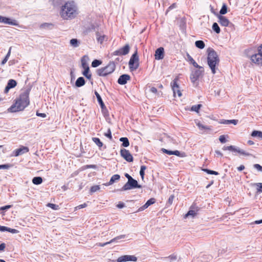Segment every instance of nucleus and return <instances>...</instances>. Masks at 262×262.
<instances>
[{
	"label": "nucleus",
	"mask_w": 262,
	"mask_h": 262,
	"mask_svg": "<svg viewBox=\"0 0 262 262\" xmlns=\"http://www.w3.org/2000/svg\"><path fill=\"white\" fill-rule=\"evenodd\" d=\"M178 77H176L171 83V86L173 93V96L175 97L177 94L178 97H180L182 96V93L180 90V87L178 84Z\"/></svg>",
	"instance_id": "9"
},
{
	"label": "nucleus",
	"mask_w": 262,
	"mask_h": 262,
	"mask_svg": "<svg viewBox=\"0 0 262 262\" xmlns=\"http://www.w3.org/2000/svg\"><path fill=\"white\" fill-rule=\"evenodd\" d=\"M227 12V8L226 4H224L220 11V13L222 15L225 14Z\"/></svg>",
	"instance_id": "39"
},
{
	"label": "nucleus",
	"mask_w": 262,
	"mask_h": 262,
	"mask_svg": "<svg viewBox=\"0 0 262 262\" xmlns=\"http://www.w3.org/2000/svg\"><path fill=\"white\" fill-rule=\"evenodd\" d=\"M251 136L254 137H257L262 139V132L258 130H254L251 133Z\"/></svg>",
	"instance_id": "27"
},
{
	"label": "nucleus",
	"mask_w": 262,
	"mask_h": 262,
	"mask_svg": "<svg viewBox=\"0 0 262 262\" xmlns=\"http://www.w3.org/2000/svg\"><path fill=\"white\" fill-rule=\"evenodd\" d=\"M201 75V72L195 70L190 76V80L192 83H195L199 79Z\"/></svg>",
	"instance_id": "19"
},
{
	"label": "nucleus",
	"mask_w": 262,
	"mask_h": 262,
	"mask_svg": "<svg viewBox=\"0 0 262 262\" xmlns=\"http://www.w3.org/2000/svg\"><path fill=\"white\" fill-rule=\"evenodd\" d=\"M203 170L205 172H206L208 174H214V175H218L219 174V172L215 171L209 170L208 169H204Z\"/></svg>",
	"instance_id": "43"
},
{
	"label": "nucleus",
	"mask_w": 262,
	"mask_h": 262,
	"mask_svg": "<svg viewBox=\"0 0 262 262\" xmlns=\"http://www.w3.org/2000/svg\"><path fill=\"white\" fill-rule=\"evenodd\" d=\"M30 89H28L21 93L19 97L15 100L14 103L8 109V111L14 113L23 111L30 103Z\"/></svg>",
	"instance_id": "2"
},
{
	"label": "nucleus",
	"mask_w": 262,
	"mask_h": 262,
	"mask_svg": "<svg viewBox=\"0 0 262 262\" xmlns=\"http://www.w3.org/2000/svg\"><path fill=\"white\" fill-rule=\"evenodd\" d=\"M130 78L129 75L127 74H123L121 75L118 79V83L120 84L123 85L127 83V81Z\"/></svg>",
	"instance_id": "17"
},
{
	"label": "nucleus",
	"mask_w": 262,
	"mask_h": 262,
	"mask_svg": "<svg viewBox=\"0 0 262 262\" xmlns=\"http://www.w3.org/2000/svg\"><path fill=\"white\" fill-rule=\"evenodd\" d=\"M10 167V165L8 164L0 165V169H8Z\"/></svg>",
	"instance_id": "57"
},
{
	"label": "nucleus",
	"mask_w": 262,
	"mask_h": 262,
	"mask_svg": "<svg viewBox=\"0 0 262 262\" xmlns=\"http://www.w3.org/2000/svg\"><path fill=\"white\" fill-rule=\"evenodd\" d=\"M148 206H149L148 205H147V203H146L143 206L141 207L139 209L138 211H143V210L147 208Z\"/></svg>",
	"instance_id": "54"
},
{
	"label": "nucleus",
	"mask_w": 262,
	"mask_h": 262,
	"mask_svg": "<svg viewBox=\"0 0 262 262\" xmlns=\"http://www.w3.org/2000/svg\"><path fill=\"white\" fill-rule=\"evenodd\" d=\"M223 149L224 150H230V151H232L233 152H236L239 154L240 155H244V156H248L250 155V154L249 153H247V152H245V151H244L243 150L240 149L239 148H237L234 146H233V145L224 146L223 148Z\"/></svg>",
	"instance_id": "10"
},
{
	"label": "nucleus",
	"mask_w": 262,
	"mask_h": 262,
	"mask_svg": "<svg viewBox=\"0 0 262 262\" xmlns=\"http://www.w3.org/2000/svg\"><path fill=\"white\" fill-rule=\"evenodd\" d=\"M95 94L96 96V98L97 99V100H98L99 104L100 105L101 108L103 109L105 107V105L102 100V98H101L100 95L97 91L95 92Z\"/></svg>",
	"instance_id": "25"
},
{
	"label": "nucleus",
	"mask_w": 262,
	"mask_h": 262,
	"mask_svg": "<svg viewBox=\"0 0 262 262\" xmlns=\"http://www.w3.org/2000/svg\"><path fill=\"white\" fill-rule=\"evenodd\" d=\"M255 185L256 186L257 193L262 192V183H256Z\"/></svg>",
	"instance_id": "40"
},
{
	"label": "nucleus",
	"mask_w": 262,
	"mask_h": 262,
	"mask_svg": "<svg viewBox=\"0 0 262 262\" xmlns=\"http://www.w3.org/2000/svg\"><path fill=\"white\" fill-rule=\"evenodd\" d=\"M102 61L97 59H95L92 62V66L94 68H96L101 64Z\"/></svg>",
	"instance_id": "38"
},
{
	"label": "nucleus",
	"mask_w": 262,
	"mask_h": 262,
	"mask_svg": "<svg viewBox=\"0 0 262 262\" xmlns=\"http://www.w3.org/2000/svg\"><path fill=\"white\" fill-rule=\"evenodd\" d=\"M201 106V104H197L193 105L191 107V110L196 112H198L199 110L200 109V107Z\"/></svg>",
	"instance_id": "45"
},
{
	"label": "nucleus",
	"mask_w": 262,
	"mask_h": 262,
	"mask_svg": "<svg viewBox=\"0 0 262 262\" xmlns=\"http://www.w3.org/2000/svg\"><path fill=\"white\" fill-rule=\"evenodd\" d=\"M120 141L122 142V145L124 147H127L129 145L128 139L126 137H122L120 139Z\"/></svg>",
	"instance_id": "30"
},
{
	"label": "nucleus",
	"mask_w": 262,
	"mask_h": 262,
	"mask_svg": "<svg viewBox=\"0 0 262 262\" xmlns=\"http://www.w3.org/2000/svg\"><path fill=\"white\" fill-rule=\"evenodd\" d=\"M52 26H53V24L51 23H46L42 24L40 25V28H50V27H51Z\"/></svg>",
	"instance_id": "46"
},
{
	"label": "nucleus",
	"mask_w": 262,
	"mask_h": 262,
	"mask_svg": "<svg viewBox=\"0 0 262 262\" xmlns=\"http://www.w3.org/2000/svg\"><path fill=\"white\" fill-rule=\"evenodd\" d=\"M8 227H7L0 226V231H8Z\"/></svg>",
	"instance_id": "56"
},
{
	"label": "nucleus",
	"mask_w": 262,
	"mask_h": 262,
	"mask_svg": "<svg viewBox=\"0 0 262 262\" xmlns=\"http://www.w3.org/2000/svg\"><path fill=\"white\" fill-rule=\"evenodd\" d=\"M207 62L209 68L211 70L213 74L216 73V68L219 66L220 63V58L216 52L211 48H209L207 50Z\"/></svg>",
	"instance_id": "3"
},
{
	"label": "nucleus",
	"mask_w": 262,
	"mask_h": 262,
	"mask_svg": "<svg viewBox=\"0 0 262 262\" xmlns=\"http://www.w3.org/2000/svg\"><path fill=\"white\" fill-rule=\"evenodd\" d=\"M155 202H156L155 199L151 198L149 200H148L146 202V203H147V205H148L149 206H150V205L154 204L155 203Z\"/></svg>",
	"instance_id": "48"
},
{
	"label": "nucleus",
	"mask_w": 262,
	"mask_h": 262,
	"mask_svg": "<svg viewBox=\"0 0 262 262\" xmlns=\"http://www.w3.org/2000/svg\"><path fill=\"white\" fill-rule=\"evenodd\" d=\"M97 40L100 43H102L104 39L106 38V36L104 35H101L99 33H96Z\"/></svg>",
	"instance_id": "31"
},
{
	"label": "nucleus",
	"mask_w": 262,
	"mask_h": 262,
	"mask_svg": "<svg viewBox=\"0 0 262 262\" xmlns=\"http://www.w3.org/2000/svg\"><path fill=\"white\" fill-rule=\"evenodd\" d=\"M219 140L222 143H224L226 142V137L224 135H221L219 137Z\"/></svg>",
	"instance_id": "49"
},
{
	"label": "nucleus",
	"mask_w": 262,
	"mask_h": 262,
	"mask_svg": "<svg viewBox=\"0 0 262 262\" xmlns=\"http://www.w3.org/2000/svg\"><path fill=\"white\" fill-rule=\"evenodd\" d=\"M47 206L53 210H58L59 208V206L56 204L48 203Z\"/></svg>",
	"instance_id": "42"
},
{
	"label": "nucleus",
	"mask_w": 262,
	"mask_h": 262,
	"mask_svg": "<svg viewBox=\"0 0 262 262\" xmlns=\"http://www.w3.org/2000/svg\"><path fill=\"white\" fill-rule=\"evenodd\" d=\"M36 115L38 117H41L42 118H45L46 117V114L45 113H40L37 112Z\"/></svg>",
	"instance_id": "59"
},
{
	"label": "nucleus",
	"mask_w": 262,
	"mask_h": 262,
	"mask_svg": "<svg viewBox=\"0 0 262 262\" xmlns=\"http://www.w3.org/2000/svg\"><path fill=\"white\" fill-rule=\"evenodd\" d=\"M11 207V205H6L4 207H0V211H5Z\"/></svg>",
	"instance_id": "55"
},
{
	"label": "nucleus",
	"mask_w": 262,
	"mask_h": 262,
	"mask_svg": "<svg viewBox=\"0 0 262 262\" xmlns=\"http://www.w3.org/2000/svg\"><path fill=\"white\" fill-rule=\"evenodd\" d=\"M162 151L164 153L166 154H167L168 155H176V156H179V157H182L181 155L180 152L179 151H178V150L171 151V150H167V149H165V148H162Z\"/></svg>",
	"instance_id": "20"
},
{
	"label": "nucleus",
	"mask_w": 262,
	"mask_h": 262,
	"mask_svg": "<svg viewBox=\"0 0 262 262\" xmlns=\"http://www.w3.org/2000/svg\"><path fill=\"white\" fill-rule=\"evenodd\" d=\"M257 53L250 56L252 63L257 66H262V44L257 47Z\"/></svg>",
	"instance_id": "5"
},
{
	"label": "nucleus",
	"mask_w": 262,
	"mask_h": 262,
	"mask_svg": "<svg viewBox=\"0 0 262 262\" xmlns=\"http://www.w3.org/2000/svg\"><path fill=\"white\" fill-rule=\"evenodd\" d=\"M164 56V48L160 47L156 50L155 57L157 60L162 59Z\"/></svg>",
	"instance_id": "15"
},
{
	"label": "nucleus",
	"mask_w": 262,
	"mask_h": 262,
	"mask_svg": "<svg viewBox=\"0 0 262 262\" xmlns=\"http://www.w3.org/2000/svg\"><path fill=\"white\" fill-rule=\"evenodd\" d=\"M125 235H121L118 236L113 238L112 239H111L110 242H106L105 243H104V244L101 245V246H104L105 245H106L107 244H109L110 243L114 242L118 239L124 238H125Z\"/></svg>",
	"instance_id": "22"
},
{
	"label": "nucleus",
	"mask_w": 262,
	"mask_h": 262,
	"mask_svg": "<svg viewBox=\"0 0 262 262\" xmlns=\"http://www.w3.org/2000/svg\"><path fill=\"white\" fill-rule=\"evenodd\" d=\"M238 122L237 120L233 119V120H221L220 123L221 124H230L232 123L234 125L237 124Z\"/></svg>",
	"instance_id": "26"
},
{
	"label": "nucleus",
	"mask_w": 262,
	"mask_h": 262,
	"mask_svg": "<svg viewBox=\"0 0 262 262\" xmlns=\"http://www.w3.org/2000/svg\"><path fill=\"white\" fill-rule=\"evenodd\" d=\"M116 69V64L114 61H111L108 64L97 70V74L101 77H105L113 73Z\"/></svg>",
	"instance_id": "4"
},
{
	"label": "nucleus",
	"mask_w": 262,
	"mask_h": 262,
	"mask_svg": "<svg viewBox=\"0 0 262 262\" xmlns=\"http://www.w3.org/2000/svg\"><path fill=\"white\" fill-rule=\"evenodd\" d=\"M212 29L217 34L220 33V28L216 23H213L212 25Z\"/></svg>",
	"instance_id": "37"
},
{
	"label": "nucleus",
	"mask_w": 262,
	"mask_h": 262,
	"mask_svg": "<svg viewBox=\"0 0 262 262\" xmlns=\"http://www.w3.org/2000/svg\"><path fill=\"white\" fill-rule=\"evenodd\" d=\"M6 248V244L5 243H2L0 245V251H4Z\"/></svg>",
	"instance_id": "60"
},
{
	"label": "nucleus",
	"mask_w": 262,
	"mask_h": 262,
	"mask_svg": "<svg viewBox=\"0 0 262 262\" xmlns=\"http://www.w3.org/2000/svg\"><path fill=\"white\" fill-rule=\"evenodd\" d=\"M85 80L82 77H79L76 81L75 84L77 87H80L84 85Z\"/></svg>",
	"instance_id": "23"
},
{
	"label": "nucleus",
	"mask_w": 262,
	"mask_h": 262,
	"mask_svg": "<svg viewBox=\"0 0 262 262\" xmlns=\"http://www.w3.org/2000/svg\"><path fill=\"white\" fill-rule=\"evenodd\" d=\"M117 207L119 208H123L124 206V204L122 202H120L117 205Z\"/></svg>",
	"instance_id": "63"
},
{
	"label": "nucleus",
	"mask_w": 262,
	"mask_h": 262,
	"mask_svg": "<svg viewBox=\"0 0 262 262\" xmlns=\"http://www.w3.org/2000/svg\"><path fill=\"white\" fill-rule=\"evenodd\" d=\"M92 140L99 148H101L103 146V143L98 138L94 137L92 138Z\"/></svg>",
	"instance_id": "34"
},
{
	"label": "nucleus",
	"mask_w": 262,
	"mask_h": 262,
	"mask_svg": "<svg viewBox=\"0 0 262 262\" xmlns=\"http://www.w3.org/2000/svg\"><path fill=\"white\" fill-rule=\"evenodd\" d=\"M79 41L76 38H73L70 40V44L73 47H77L79 46Z\"/></svg>",
	"instance_id": "35"
},
{
	"label": "nucleus",
	"mask_w": 262,
	"mask_h": 262,
	"mask_svg": "<svg viewBox=\"0 0 262 262\" xmlns=\"http://www.w3.org/2000/svg\"><path fill=\"white\" fill-rule=\"evenodd\" d=\"M11 49H12V47H10L7 55H6L5 57L4 58V59L1 62V64L2 65L5 64L7 62V61H8V60L10 56V54H11Z\"/></svg>",
	"instance_id": "28"
},
{
	"label": "nucleus",
	"mask_w": 262,
	"mask_h": 262,
	"mask_svg": "<svg viewBox=\"0 0 262 262\" xmlns=\"http://www.w3.org/2000/svg\"><path fill=\"white\" fill-rule=\"evenodd\" d=\"M174 199V195L173 194L171 195L168 200V202L170 205H171L173 203V201Z\"/></svg>",
	"instance_id": "51"
},
{
	"label": "nucleus",
	"mask_w": 262,
	"mask_h": 262,
	"mask_svg": "<svg viewBox=\"0 0 262 262\" xmlns=\"http://www.w3.org/2000/svg\"><path fill=\"white\" fill-rule=\"evenodd\" d=\"M0 23L5 24H8L15 26H19L18 21L15 19H11L9 18L0 15Z\"/></svg>",
	"instance_id": "12"
},
{
	"label": "nucleus",
	"mask_w": 262,
	"mask_h": 262,
	"mask_svg": "<svg viewBox=\"0 0 262 262\" xmlns=\"http://www.w3.org/2000/svg\"><path fill=\"white\" fill-rule=\"evenodd\" d=\"M176 7V3H173L172 4L171 6H170L169 7H168V11L170 10H171L174 8Z\"/></svg>",
	"instance_id": "62"
},
{
	"label": "nucleus",
	"mask_w": 262,
	"mask_h": 262,
	"mask_svg": "<svg viewBox=\"0 0 262 262\" xmlns=\"http://www.w3.org/2000/svg\"><path fill=\"white\" fill-rule=\"evenodd\" d=\"M195 46L199 49H202L204 48L205 43L202 40H197L195 42Z\"/></svg>",
	"instance_id": "33"
},
{
	"label": "nucleus",
	"mask_w": 262,
	"mask_h": 262,
	"mask_svg": "<svg viewBox=\"0 0 262 262\" xmlns=\"http://www.w3.org/2000/svg\"><path fill=\"white\" fill-rule=\"evenodd\" d=\"M17 85L16 81L14 79H10L7 85H8L10 89L14 88Z\"/></svg>",
	"instance_id": "32"
},
{
	"label": "nucleus",
	"mask_w": 262,
	"mask_h": 262,
	"mask_svg": "<svg viewBox=\"0 0 262 262\" xmlns=\"http://www.w3.org/2000/svg\"><path fill=\"white\" fill-rule=\"evenodd\" d=\"M150 92L153 93H157V89L155 87H151L150 90Z\"/></svg>",
	"instance_id": "61"
},
{
	"label": "nucleus",
	"mask_w": 262,
	"mask_h": 262,
	"mask_svg": "<svg viewBox=\"0 0 262 262\" xmlns=\"http://www.w3.org/2000/svg\"><path fill=\"white\" fill-rule=\"evenodd\" d=\"M130 50V47L128 44L125 45L123 47L119 49L118 50L114 51L112 53V56H122L127 54Z\"/></svg>",
	"instance_id": "8"
},
{
	"label": "nucleus",
	"mask_w": 262,
	"mask_h": 262,
	"mask_svg": "<svg viewBox=\"0 0 262 262\" xmlns=\"http://www.w3.org/2000/svg\"><path fill=\"white\" fill-rule=\"evenodd\" d=\"M129 67L131 70H136L139 67V57L136 51L131 56L129 61Z\"/></svg>",
	"instance_id": "6"
},
{
	"label": "nucleus",
	"mask_w": 262,
	"mask_h": 262,
	"mask_svg": "<svg viewBox=\"0 0 262 262\" xmlns=\"http://www.w3.org/2000/svg\"><path fill=\"white\" fill-rule=\"evenodd\" d=\"M169 258L171 259V260H174V259H177V256L174 255V254H172V255H170V256H169Z\"/></svg>",
	"instance_id": "64"
},
{
	"label": "nucleus",
	"mask_w": 262,
	"mask_h": 262,
	"mask_svg": "<svg viewBox=\"0 0 262 262\" xmlns=\"http://www.w3.org/2000/svg\"><path fill=\"white\" fill-rule=\"evenodd\" d=\"M137 258L134 255H125L119 257L117 259V262H126L128 261H136Z\"/></svg>",
	"instance_id": "13"
},
{
	"label": "nucleus",
	"mask_w": 262,
	"mask_h": 262,
	"mask_svg": "<svg viewBox=\"0 0 262 262\" xmlns=\"http://www.w3.org/2000/svg\"><path fill=\"white\" fill-rule=\"evenodd\" d=\"M100 189V187L99 185H94L91 187V192L93 193L95 192Z\"/></svg>",
	"instance_id": "44"
},
{
	"label": "nucleus",
	"mask_w": 262,
	"mask_h": 262,
	"mask_svg": "<svg viewBox=\"0 0 262 262\" xmlns=\"http://www.w3.org/2000/svg\"><path fill=\"white\" fill-rule=\"evenodd\" d=\"M8 231L11 232L12 233H18V231L15 229H11L10 228H8Z\"/></svg>",
	"instance_id": "53"
},
{
	"label": "nucleus",
	"mask_w": 262,
	"mask_h": 262,
	"mask_svg": "<svg viewBox=\"0 0 262 262\" xmlns=\"http://www.w3.org/2000/svg\"><path fill=\"white\" fill-rule=\"evenodd\" d=\"M197 126L200 129H202H202H206V130H211V127L207 126H205L200 123H198Z\"/></svg>",
	"instance_id": "41"
},
{
	"label": "nucleus",
	"mask_w": 262,
	"mask_h": 262,
	"mask_svg": "<svg viewBox=\"0 0 262 262\" xmlns=\"http://www.w3.org/2000/svg\"><path fill=\"white\" fill-rule=\"evenodd\" d=\"M135 188H141V186L138 185V182L136 180L132 178L124 185L121 190L125 191Z\"/></svg>",
	"instance_id": "7"
},
{
	"label": "nucleus",
	"mask_w": 262,
	"mask_h": 262,
	"mask_svg": "<svg viewBox=\"0 0 262 262\" xmlns=\"http://www.w3.org/2000/svg\"><path fill=\"white\" fill-rule=\"evenodd\" d=\"M120 155L121 157L127 162H132L133 161V157L129 150L125 148L121 149L120 150Z\"/></svg>",
	"instance_id": "11"
},
{
	"label": "nucleus",
	"mask_w": 262,
	"mask_h": 262,
	"mask_svg": "<svg viewBox=\"0 0 262 262\" xmlns=\"http://www.w3.org/2000/svg\"><path fill=\"white\" fill-rule=\"evenodd\" d=\"M196 214H185L183 217V218L184 219H186L187 217H188L189 216H191L192 218H193L195 215H196Z\"/></svg>",
	"instance_id": "58"
},
{
	"label": "nucleus",
	"mask_w": 262,
	"mask_h": 262,
	"mask_svg": "<svg viewBox=\"0 0 262 262\" xmlns=\"http://www.w3.org/2000/svg\"><path fill=\"white\" fill-rule=\"evenodd\" d=\"M254 167L255 168H256L257 170L258 171H262V166H260L259 164H255L254 165H253Z\"/></svg>",
	"instance_id": "50"
},
{
	"label": "nucleus",
	"mask_w": 262,
	"mask_h": 262,
	"mask_svg": "<svg viewBox=\"0 0 262 262\" xmlns=\"http://www.w3.org/2000/svg\"><path fill=\"white\" fill-rule=\"evenodd\" d=\"M87 205L86 203H84L83 204H81V205H80L79 206H77V207H76L75 208V211L76 210H77L78 209H80V208H84L85 207H86Z\"/></svg>",
	"instance_id": "52"
},
{
	"label": "nucleus",
	"mask_w": 262,
	"mask_h": 262,
	"mask_svg": "<svg viewBox=\"0 0 262 262\" xmlns=\"http://www.w3.org/2000/svg\"><path fill=\"white\" fill-rule=\"evenodd\" d=\"M120 175H119V174H114V175H113V176L111 177V179H110V181H109L108 183H107L105 184L104 185H105V186H109V185H112V184H113V183H114L116 181H118V180H119L120 179Z\"/></svg>",
	"instance_id": "21"
},
{
	"label": "nucleus",
	"mask_w": 262,
	"mask_h": 262,
	"mask_svg": "<svg viewBox=\"0 0 262 262\" xmlns=\"http://www.w3.org/2000/svg\"><path fill=\"white\" fill-rule=\"evenodd\" d=\"M82 68L84 69L83 75L88 79H90L92 77V74L90 72V68L86 63H82Z\"/></svg>",
	"instance_id": "16"
},
{
	"label": "nucleus",
	"mask_w": 262,
	"mask_h": 262,
	"mask_svg": "<svg viewBox=\"0 0 262 262\" xmlns=\"http://www.w3.org/2000/svg\"><path fill=\"white\" fill-rule=\"evenodd\" d=\"M146 169V166L142 165L141 166L140 170V174L142 180L144 179V174H145L144 171H145V170Z\"/></svg>",
	"instance_id": "36"
},
{
	"label": "nucleus",
	"mask_w": 262,
	"mask_h": 262,
	"mask_svg": "<svg viewBox=\"0 0 262 262\" xmlns=\"http://www.w3.org/2000/svg\"><path fill=\"white\" fill-rule=\"evenodd\" d=\"M104 136L108 138L110 140L112 139V133L110 129H108L107 132L104 134Z\"/></svg>",
	"instance_id": "47"
},
{
	"label": "nucleus",
	"mask_w": 262,
	"mask_h": 262,
	"mask_svg": "<svg viewBox=\"0 0 262 262\" xmlns=\"http://www.w3.org/2000/svg\"><path fill=\"white\" fill-rule=\"evenodd\" d=\"M218 18L219 19V23L221 25L224 27H227L229 25V21L226 17L218 15Z\"/></svg>",
	"instance_id": "18"
},
{
	"label": "nucleus",
	"mask_w": 262,
	"mask_h": 262,
	"mask_svg": "<svg viewBox=\"0 0 262 262\" xmlns=\"http://www.w3.org/2000/svg\"><path fill=\"white\" fill-rule=\"evenodd\" d=\"M32 182L35 185L40 184L42 182V179L40 177H34L32 180Z\"/></svg>",
	"instance_id": "29"
},
{
	"label": "nucleus",
	"mask_w": 262,
	"mask_h": 262,
	"mask_svg": "<svg viewBox=\"0 0 262 262\" xmlns=\"http://www.w3.org/2000/svg\"><path fill=\"white\" fill-rule=\"evenodd\" d=\"M187 59L188 60L195 68H201V67L198 65V64L195 61V60L193 59V58L189 55L187 54Z\"/></svg>",
	"instance_id": "24"
},
{
	"label": "nucleus",
	"mask_w": 262,
	"mask_h": 262,
	"mask_svg": "<svg viewBox=\"0 0 262 262\" xmlns=\"http://www.w3.org/2000/svg\"><path fill=\"white\" fill-rule=\"evenodd\" d=\"M79 10L74 1L66 2L60 7L59 12L60 17L63 20H72L75 18L79 14Z\"/></svg>",
	"instance_id": "1"
},
{
	"label": "nucleus",
	"mask_w": 262,
	"mask_h": 262,
	"mask_svg": "<svg viewBox=\"0 0 262 262\" xmlns=\"http://www.w3.org/2000/svg\"><path fill=\"white\" fill-rule=\"evenodd\" d=\"M29 149L28 147L24 146H20L18 149H16L13 151V156L15 157H18L24 154L29 152Z\"/></svg>",
	"instance_id": "14"
}]
</instances>
